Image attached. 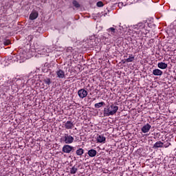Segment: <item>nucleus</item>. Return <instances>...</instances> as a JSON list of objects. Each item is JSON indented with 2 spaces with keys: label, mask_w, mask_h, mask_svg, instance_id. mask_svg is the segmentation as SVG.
<instances>
[{
  "label": "nucleus",
  "mask_w": 176,
  "mask_h": 176,
  "mask_svg": "<svg viewBox=\"0 0 176 176\" xmlns=\"http://www.w3.org/2000/svg\"><path fill=\"white\" fill-rule=\"evenodd\" d=\"M119 107L116 104L111 103V104L108 105L103 110L104 116H113L118 112Z\"/></svg>",
  "instance_id": "f257e3e1"
},
{
  "label": "nucleus",
  "mask_w": 176,
  "mask_h": 176,
  "mask_svg": "<svg viewBox=\"0 0 176 176\" xmlns=\"http://www.w3.org/2000/svg\"><path fill=\"white\" fill-rule=\"evenodd\" d=\"M60 140L62 142H65L67 144H72L75 141L74 137L69 133H65Z\"/></svg>",
  "instance_id": "f03ea898"
},
{
  "label": "nucleus",
  "mask_w": 176,
  "mask_h": 176,
  "mask_svg": "<svg viewBox=\"0 0 176 176\" xmlns=\"http://www.w3.org/2000/svg\"><path fill=\"white\" fill-rule=\"evenodd\" d=\"M134 30H138L139 32H141L142 35H146V34L144 32V30H145V23L142 22L134 25Z\"/></svg>",
  "instance_id": "7ed1b4c3"
},
{
  "label": "nucleus",
  "mask_w": 176,
  "mask_h": 176,
  "mask_svg": "<svg viewBox=\"0 0 176 176\" xmlns=\"http://www.w3.org/2000/svg\"><path fill=\"white\" fill-rule=\"evenodd\" d=\"M62 151L64 152V153H71V152L74 151V146L69 144H65L63 146Z\"/></svg>",
  "instance_id": "20e7f679"
},
{
  "label": "nucleus",
  "mask_w": 176,
  "mask_h": 176,
  "mask_svg": "<svg viewBox=\"0 0 176 176\" xmlns=\"http://www.w3.org/2000/svg\"><path fill=\"white\" fill-rule=\"evenodd\" d=\"M87 91H86L85 89H79L78 91V96L80 98H85L87 97Z\"/></svg>",
  "instance_id": "39448f33"
},
{
  "label": "nucleus",
  "mask_w": 176,
  "mask_h": 176,
  "mask_svg": "<svg viewBox=\"0 0 176 176\" xmlns=\"http://www.w3.org/2000/svg\"><path fill=\"white\" fill-rule=\"evenodd\" d=\"M107 138L102 135H97L96 141L98 144H105Z\"/></svg>",
  "instance_id": "423d86ee"
},
{
  "label": "nucleus",
  "mask_w": 176,
  "mask_h": 176,
  "mask_svg": "<svg viewBox=\"0 0 176 176\" xmlns=\"http://www.w3.org/2000/svg\"><path fill=\"white\" fill-rule=\"evenodd\" d=\"M151 127H152V126H151V124L147 123L142 127L141 131H142L144 133H148V131H149V130H151Z\"/></svg>",
  "instance_id": "0eeeda50"
},
{
  "label": "nucleus",
  "mask_w": 176,
  "mask_h": 176,
  "mask_svg": "<svg viewBox=\"0 0 176 176\" xmlns=\"http://www.w3.org/2000/svg\"><path fill=\"white\" fill-rule=\"evenodd\" d=\"M56 74L59 79H64L65 78V72L61 69L56 71Z\"/></svg>",
  "instance_id": "6e6552de"
},
{
  "label": "nucleus",
  "mask_w": 176,
  "mask_h": 176,
  "mask_svg": "<svg viewBox=\"0 0 176 176\" xmlns=\"http://www.w3.org/2000/svg\"><path fill=\"white\" fill-rule=\"evenodd\" d=\"M65 128L67 129V130H70L74 129V122L71 121H67L65 123Z\"/></svg>",
  "instance_id": "1a4fd4ad"
},
{
  "label": "nucleus",
  "mask_w": 176,
  "mask_h": 176,
  "mask_svg": "<svg viewBox=\"0 0 176 176\" xmlns=\"http://www.w3.org/2000/svg\"><path fill=\"white\" fill-rule=\"evenodd\" d=\"M38 16H39V13L37 11H34L31 12L30 15V20H35L38 19Z\"/></svg>",
  "instance_id": "9d476101"
},
{
  "label": "nucleus",
  "mask_w": 176,
  "mask_h": 176,
  "mask_svg": "<svg viewBox=\"0 0 176 176\" xmlns=\"http://www.w3.org/2000/svg\"><path fill=\"white\" fill-rule=\"evenodd\" d=\"M153 75H155V76H162L163 72L159 69H155L153 71Z\"/></svg>",
  "instance_id": "9b49d317"
},
{
  "label": "nucleus",
  "mask_w": 176,
  "mask_h": 176,
  "mask_svg": "<svg viewBox=\"0 0 176 176\" xmlns=\"http://www.w3.org/2000/svg\"><path fill=\"white\" fill-rule=\"evenodd\" d=\"M153 148L154 149H157V148H164V143L162 142L161 141H158L155 143Z\"/></svg>",
  "instance_id": "f8f14e48"
},
{
  "label": "nucleus",
  "mask_w": 176,
  "mask_h": 176,
  "mask_svg": "<svg viewBox=\"0 0 176 176\" xmlns=\"http://www.w3.org/2000/svg\"><path fill=\"white\" fill-rule=\"evenodd\" d=\"M88 155L89 157H94L95 156L97 155V151H96L95 149L89 150Z\"/></svg>",
  "instance_id": "ddd939ff"
},
{
  "label": "nucleus",
  "mask_w": 176,
  "mask_h": 176,
  "mask_svg": "<svg viewBox=\"0 0 176 176\" xmlns=\"http://www.w3.org/2000/svg\"><path fill=\"white\" fill-rule=\"evenodd\" d=\"M157 67L158 68H160V69H166V68L168 67V65L166 63L161 62L157 64Z\"/></svg>",
  "instance_id": "4468645a"
},
{
  "label": "nucleus",
  "mask_w": 176,
  "mask_h": 176,
  "mask_svg": "<svg viewBox=\"0 0 176 176\" xmlns=\"http://www.w3.org/2000/svg\"><path fill=\"white\" fill-rule=\"evenodd\" d=\"M83 153H85V150H83V148H78L76 151V154L77 155V156H82Z\"/></svg>",
  "instance_id": "2eb2a0df"
},
{
  "label": "nucleus",
  "mask_w": 176,
  "mask_h": 176,
  "mask_svg": "<svg viewBox=\"0 0 176 176\" xmlns=\"http://www.w3.org/2000/svg\"><path fill=\"white\" fill-rule=\"evenodd\" d=\"M105 105L104 102H100L98 103H96L94 104L95 108H101L102 107H104Z\"/></svg>",
  "instance_id": "dca6fc26"
},
{
  "label": "nucleus",
  "mask_w": 176,
  "mask_h": 176,
  "mask_svg": "<svg viewBox=\"0 0 176 176\" xmlns=\"http://www.w3.org/2000/svg\"><path fill=\"white\" fill-rule=\"evenodd\" d=\"M78 172V168L76 166H74L72 168L70 169V173L71 174H76Z\"/></svg>",
  "instance_id": "f3484780"
},
{
  "label": "nucleus",
  "mask_w": 176,
  "mask_h": 176,
  "mask_svg": "<svg viewBox=\"0 0 176 176\" xmlns=\"http://www.w3.org/2000/svg\"><path fill=\"white\" fill-rule=\"evenodd\" d=\"M135 58L134 56H129L128 58L126 59V63H133V61H134Z\"/></svg>",
  "instance_id": "a211bd4d"
},
{
  "label": "nucleus",
  "mask_w": 176,
  "mask_h": 176,
  "mask_svg": "<svg viewBox=\"0 0 176 176\" xmlns=\"http://www.w3.org/2000/svg\"><path fill=\"white\" fill-rule=\"evenodd\" d=\"M72 3L74 6H75V8H80V4H79V3L77 1L74 0Z\"/></svg>",
  "instance_id": "6ab92c4d"
},
{
  "label": "nucleus",
  "mask_w": 176,
  "mask_h": 176,
  "mask_svg": "<svg viewBox=\"0 0 176 176\" xmlns=\"http://www.w3.org/2000/svg\"><path fill=\"white\" fill-rule=\"evenodd\" d=\"M108 32H111V35H115V33L116 32L114 28H109V29H108Z\"/></svg>",
  "instance_id": "aec40b11"
},
{
  "label": "nucleus",
  "mask_w": 176,
  "mask_h": 176,
  "mask_svg": "<svg viewBox=\"0 0 176 176\" xmlns=\"http://www.w3.org/2000/svg\"><path fill=\"white\" fill-rule=\"evenodd\" d=\"M96 6H98V8H102V6H104V3H102V1H98L96 3Z\"/></svg>",
  "instance_id": "412c9836"
},
{
  "label": "nucleus",
  "mask_w": 176,
  "mask_h": 176,
  "mask_svg": "<svg viewBox=\"0 0 176 176\" xmlns=\"http://www.w3.org/2000/svg\"><path fill=\"white\" fill-rule=\"evenodd\" d=\"M44 82L45 83V85H50V83H52V81L50 80V78H47L45 80H44Z\"/></svg>",
  "instance_id": "4be33fe9"
},
{
  "label": "nucleus",
  "mask_w": 176,
  "mask_h": 176,
  "mask_svg": "<svg viewBox=\"0 0 176 176\" xmlns=\"http://www.w3.org/2000/svg\"><path fill=\"white\" fill-rule=\"evenodd\" d=\"M3 44L5 45V46H9V45H10V41L6 40V41H4Z\"/></svg>",
  "instance_id": "5701e85b"
},
{
  "label": "nucleus",
  "mask_w": 176,
  "mask_h": 176,
  "mask_svg": "<svg viewBox=\"0 0 176 176\" xmlns=\"http://www.w3.org/2000/svg\"><path fill=\"white\" fill-rule=\"evenodd\" d=\"M169 145H171V144L168 142L165 144L164 143V148H168Z\"/></svg>",
  "instance_id": "b1692460"
},
{
  "label": "nucleus",
  "mask_w": 176,
  "mask_h": 176,
  "mask_svg": "<svg viewBox=\"0 0 176 176\" xmlns=\"http://www.w3.org/2000/svg\"><path fill=\"white\" fill-rule=\"evenodd\" d=\"M123 6V3H118V6Z\"/></svg>",
  "instance_id": "393cba45"
},
{
  "label": "nucleus",
  "mask_w": 176,
  "mask_h": 176,
  "mask_svg": "<svg viewBox=\"0 0 176 176\" xmlns=\"http://www.w3.org/2000/svg\"><path fill=\"white\" fill-rule=\"evenodd\" d=\"M23 57L24 58H25L26 56H25V55H23Z\"/></svg>",
  "instance_id": "a878e982"
},
{
  "label": "nucleus",
  "mask_w": 176,
  "mask_h": 176,
  "mask_svg": "<svg viewBox=\"0 0 176 176\" xmlns=\"http://www.w3.org/2000/svg\"><path fill=\"white\" fill-rule=\"evenodd\" d=\"M22 87H24V85H22Z\"/></svg>",
  "instance_id": "bb28decb"
},
{
  "label": "nucleus",
  "mask_w": 176,
  "mask_h": 176,
  "mask_svg": "<svg viewBox=\"0 0 176 176\" xmlns=\"http://www.w3.org/2000/svg\"><path fill=\"white\" fill-rule=\"evenodd\" d=\"M96 100V98H94V101Z\"/></svg>",
  "instance_id": "cd10ccee"
},
{
  "label": "nucleus",
  "mask_w": 176,
  "mask_h": 176,
  "mask_svg": "<svg viewBox=\"0 0 176 176\" xmlns=\"http://www.w3.org/2000/svg\"><path fill=\"white\" fill-rule=\"evenodd\" d=\"M43 50H45V48H43Z\"/></svg>",
  "instance_id": "c85d7f7f"
}]
</instances>
